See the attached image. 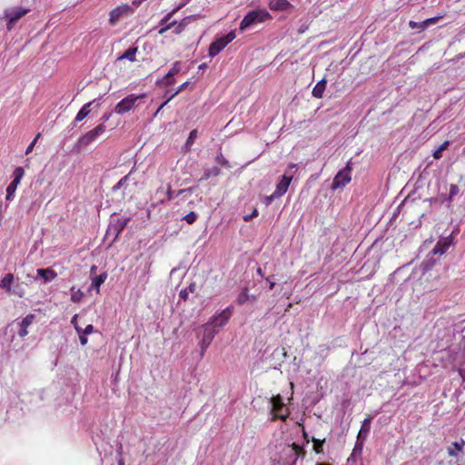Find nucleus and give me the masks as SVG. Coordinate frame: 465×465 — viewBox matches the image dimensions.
<instances>
[{
    "label": "nucleus",
    "instance_id": "e433bc0d",
    "mask_svg": "<svg viewBox=\"0 0 465 465\" xmlns=\"http://www.w3.org/2000/svg\"><path fill=\"white\" fill-rule=\"evenodd\" d=\"M441 17L442 16H435V17H430V18L425 19L423 21V25L427 28L430 25L436 24Z\"/></svg>",
    "mask_w": 465,
    "mask_h": 465
},
{
    "label": "nucleus",
    "instance_id": "f257e3e1",
    "mask_svg": "<svg viewBox=\"0 0 465 465\" xmlns=\"http://www.w3.org/2000/svg\"><path fill=\"white\" fill-rule=\"evenodd\" d=\"M272 19L271 14L264 8H256L250 10L242 18L239 29L245 31L246 29Z\"/></svg>",
    "mask_w": 465,
    "mask_h": 465
},
{
    "label": "nucleus",
    "instance_id": "a878e982",
    "mask_svg": "<svg viewBox=\"0 0 465 465\" xmlns=\"http://www.w3.org/2000/svg\"><path fill=\"white\" fill-rule=\"evenodd\" d=\"M19 183H15V181H12L7 188H6V201H11L14 198L15 193L16 191V188L18 186Z\"/></svg>",
    "mask_w": 465,
    "mask_h": 465
},
{
    "label": "nucleus",
    "instance_id": "6e6d98bb",
    "mask_svg": "<svg viewBox=\"0 0 465 465\" xmlns=\"http://www.w3.org/2000/svg\"><path fill=\"white\" fill-rule=\"evenodd\" d=\"M74 329L76 331V332L78 333L79 336L83 335V330L79 325H75L74 326Z\"/></svg>",
    "mask_w": 465,
    "mask_h": 465
},
{
    "label": "nucleus",
    "instance_id": "1a4fd4ad",
    "mask_svg": "<svg viewBox=\"0 0 465 465\" xmlns=\"http://www.w3.org/2000/svg\"><path fill=\"white\" fill-rule=\"evenodd\" d=\"M143 96V95L135 94H130L126 96L115 105L114 112L118 114H123L129 112L134 107L136 101Z\"/></svg>",
    "mask_w": 465,
    "mask_h": 465
},
{
    "label": "nucleus",
    "instance_id": "13d9d810",
    "mask_svg": "<svg viewBox=\"0 0 465 465\" xmlns=\"http://www.w3.org/2000/svg\"><path fill=\"white\" fill-rule=\"evenodd\" d=\"M266 281L269 282V289L272 290L273 287L275 286V282L273 281H270L269 278H266Z\"/></svg>",
    "mask_w": 465,
    "mask_h": 465
},
{
    "label": "nucleus",
    "instance_id": "4be33fe9",
    "mask_svg": "<svg viewBox=\"0 0 465 465\" xmlns=\"http://www.w3.org/2000/svg\"><path fill=\"white\" fill-rule=\"evenodd\" d=\"M94 102H89L85 104L77 113L74 121L75 122H81L84 120L91 112L90 106L92 105Z\"/></svg>",
    "mask_w": 465,
    "mask_h": 465
},
{
    "label": "nucleus",
    "instance_id": "a19ab883",
    "mask_svg": "<svg viewBox=\"0 0 465 465\" xmlns=\"http://www.w3.org/2000/svg\"><path fill=\"white\" fill-rule=\"evenodd\" d=\"M160 83L163 85H171L174 83L173 77L165 78V76L160 81Z\"/></svg>",
    "mask_w": 465,
    "mask_h": 465
},
{
    "label": "nucleus",
    "instance_id": "39448f33",
    "mask_svg": "<svg viewBox=\"0 0 465 465\" xmlns=\"http://www.w3.org/2000/svg\"><path fill=\"white\" fill-rule=\"evenodd\" d=\"M270 404L272 420L280 419L282 420H285L289 416V411L284 407V403L281 395L273 396L270 401Z\"/></svg>",
    "mask_w": 465,
    "mask_h": 465
},
{
    "label": "nucleus",
    "instance_id": "393cba45",
    "mask_svg": "<svg viewBox=\"0 0 465 465\" xmlns=\"http://www.w3.org/2000/svg\"><path fill=\"white\" fill-rule=\"evenodd\" d=\"M220 174V168L217 166H213L209 169H205L201 181L208 180L212 176H218Z\"/></svg>",
    "mask_w": 465,
    "mask_h": 465
},
{
    "label": "nucleus",
    "instance_id": "6e6552de",
    "mask_svg": "<svg viewBox=\"0 0 465 465\" xmlns=\"http://www.w3.org/2000/svg\"><path fill=\"white\" fill-rule=\"evenodd\" d=\"M203 330V338L201 339L199 345L201 348V355H203L206 349L209 347L211 342L213 341L215 335L218 333V330L211 327V324H203L202 326Z\"/></svg>",
    "mask_w": 465,
    "mask_h": 465
},
{
    "label": "nucleus",
    "instance_id": "052dcab7",
    "mask_svg": "<svg viewBox=\"0 0 465 465\" xmlns=\"http://www.w3.org/2000/svg\"><path fill=\"white\" fill-rule=\"evenodd\" d=\"M126 223L125 222H122L120 223V227H119V231H122L124 229V227L125 226Z\"/></svg>",
    "mask_w": 465,
    "mask_h": 465
},
{
    "label": "nucleus",
    "instance_id": "7ed1b4c3",
    "mask_svg": "<svg viewBox=\"0 0 465 465\" xmlns=\"http://www.w3.org/2000/svg\"><path fill=\"white\" fill-rule=\"evenodd\" d=\"M297 167V164L295 163H290L284 173V174L282 176L280 182L277 183L275 191H274V196H282L288 190L292 180L293 178V169Z\"/></svg>",
    "mask_w": 465,
    "mask_h": 465
},
{
    "label": "nucleus",
    "instance_id": "bf43d9fd",
    "mask_svg": "<svg viewBox=\"0 0 465 465\" xmlns=\"http://www.w3.org/2000/svg\"><path fill=\"white\" fill-rule=\"evenodd\" d=\"M184 5V4L183 5H180L178 6H176L174 9H173L170 13H173V15L178 11L180 10L183 6Z\"/></svg>",
    "mask_w": 465,
    "mask_h": 465
},
{
    "label": "nucleus",
    "instance_id": "79ce46f5",
    "mask_svg": "<svg viewBox=\"0 0 465 465\" xmlns=\"http://www.w3.org/2000/svg\"><path fill=\"white\" fill-rule=\"evenodd\" d=\"M257 215H258V211H257V209H254L252 212V213L244 215L243 220L245 222H249L251 219H252L253 217H256Z\"/></svg>",
    "mask_w": 465,
    "mask_h": 465
},
{
    "label": "nucleus",
    "instance_id": "9b49d317",
    "mask_svg": "<svg viewBox=\"0 0 465 465\" xmlns=\"http://www.w3.org/2000/svg\"><path fill=\"white\" fill-rule=\"evenodd\" d=\"M451 243L452 240L450 237L442 238L436 243L431 252L435 255H442L447 252Z\"/></svg>",
    "mask_w": 465,
    "mask_h": 465
},
{
    "label": "nucleus",
    "instance_id": "f8f14e48",
    "mask_svg": "<svg viewBox=\"0 0 465 465\" xmlns=\"http://www.w3.org/2000/svg\"><path fill=\"white\" fill-rule=\"evenodd\" d=\"M465 446V440L460 439L458 441H454L450 446L447 448V452L450 457L458 458L463 451Z\"/></svg>",
    "mask_w": 465,
    "mask_h": 465
},
{
    "label": "nucleus",
    "instance_id": "ea45409f",
    "mask_svg": "<svg viewBox=\"0 0 465 465\" xmlns=\"http://www.w3.org/2000/svg\"><path fill=\"white\" fill-rule=\"evenodd\" d=\"M215 161L218 164H221V165H223V166H228V161L223 157V155L222 153H219L216 157H215Z\"/></svg>",
    "mask_w": 465,
    "mask_h": 465
},
{
    "label": "nucleus",
    "instance_id": "0e129e2a",
    "mask_svg": "<svg viewBox=\"0 0 465 465\" xmlns=\"http://www.w3.org/2000/svg\"><path fill=\"white\" fill-rule=\"evenodd\" d=\"M103 119H104V121H106V120H108V119H109V116H104V117H103Z\"/></svg>",
    "mask_w": 465,
    "mask_h": 465
},
{
    "label": "nucleus",
    "instance_id": "09e8293b",
    "mask_svg": "<svg viewBox=\"0 0 465 465\" xmlns=\"http://www.w3.org/2000/svg\"><path fill=\"white\" fill-rule=\"evenodd\" d=\"M188 293H189V292H188V290H187V289L182 290V291L180 292V298H181L182 300H184V301H185V300L188 298Z\"/></svg>",
    "mask_w": 465,
    "mask_h": 465
},
{
    "label": "nucleus",
    "instance_id": "aec40b11",
    "mask_svg": "<svg viewBox=\"0 0 465 465\" xmlns=\"http://www.w3.org/2000/svg\"><path fill=\"white\" fill-rule=\"evenodd\" d=\"M14 282V275L6 273L0 282V288L4 289L7 293L12 292L11 285Z\"/></svg>",
    "mask_w": 465,
    "mask_h": 465
},
{
    "label": "nucleus",
    "instance_id": "3c124183",
    "mask_svg": "<svg viewBox=\"0 0 465 465\" xmlns=\"http://www.w3.org/2000/svg\"><path fill=\"white\" fill-rule=\"evenodd\" d=\"M175 22H173L172 24L166 25L165 27H163L159 30V34L163 35V33H165L168 29H170L172 27L173 25H174Z\"/></svg>",
    "mask_w": 465,
    "mask_h": 465
},
{
    "label": "nucleus",
    "instance_id": "7c9ffc66",
    "mask_svg": "<svg viewBox=\"0 0 465 465\" xmlns=\"http://www.w3.org/2000/svg\"><path fill=\"white\" fill-rule=\"evenodd\" d=\"M24 176V170L22 167H17L15 169L14 171V179L13 181H15V183H19L21 182V179L23 178Z\"/></svg>",
    "mask_w": 465,
    "mask_h": 465
},
{
    "label": "nucleus",
    "instance_id": "de8ad7c7",
    "mask_svg": "<svg viewBox=\"0 0 465 465\" xmlns=\"http://www.w3.org/2000/svg\"><path fill=\"white\" fill-rule=\"evenodd\" d=\"M280 196H274V193L271 194L270 196H267L265 198V203L270 204L275 198H279Z\"/></svg>",
    "mask_w": 465,
    "mask_h": 465
},
{
    "label": "nucleus",
    "instance_id": "69168bd1",
    "mask_svg": "<svg viewBox=\"0 0 465 465\" xmlns=\"http://www.w3.org/2000/svg\"><path fill=\"white\" fill-rule=\"evenodd\" d=\"M95 269H96V268H95V266H93V267H92V272H93V271H95Z\"/></svg>",
    "mask_w": 465,
    "mask_h": 465
},
{
    "label": "nucleus",
    "instance_id": "680f3d73",
    "mask_svg": "<svg viewBox=\"0 0 465 465\" xmlns=\"http://www.w3.org/2000/svg\"><path fill=\"white\" fill-rule=\"evenodd\" d=\"M257 273H258L259 275H261L262 277L263 276V273H262V269H261V268H258V269H257Z\"/></svg>",
    "mask_w": 465,
    "mask_h": 465
},
{
    "label": "nucleus",
    "instance_id": "2f4dec72",
    "mask_svg": "<svg viewBox=\"0 0 465 465\" xmlns=\"http://www.w3.org/2000/svg\"><path fill=\"white\" fill-rule=\"evenodd\" d=\"M460 188L456 184H450V193H449V202H451L453 198L459 193Z\"/></svg>",
    "mask_w": 465,
    "mask_h": 465
},
{
    "label": "nucleus",
    "instance_id": "2eb2a0df",
    "mask_svg": "<svg viewBox=\"0 0 465 465\" xmlns=\"http://www.w3.org/2000/svg\"><path fill=\"white\" fill-rule=\"evenodd\" d=\"M268 5L271 10L274 11H284L292 6L288 0H270Z\"/></svg>",
    "mask_w": 465,
    "mask_h": 465
},
{
    "label": "nucleus",
    "instance_id": "c03bdc74",
    "mask_svg": "<svg viewBox=\"0 0 465 465\" xmlns=\"http://www.w3.org/2000/svg\"><path fill=\"white\" fill-rule=\"evenodd\" d=\"M196 135H197L196 130L191 131L188 140H187V143H192L196 138Z\"/></svg>",
    "mask_w": 465,
    "mask_h": 465
},
{
    "label": "nucleus",
    "instance_id": "20e7f679",
    "mask_svg": "<svg viewBox=\"0 0 465 465\" xmlns=\"http://www.w3.org/2000/svg\"><path fill=\"white\" fill-rule=\"evenodd\" d=\"M351 161L350 160L346 166L340 170L337 174L334 176L332 183H331V189L337 190L345 187L346 184H348L351 181Z\"/></svg>",
    "mask_w": 465,
    "mask_h": 465
},
{
    "label": "nucleus",
    "instance_id": "b1692460",
    "mask_svg": "<svg viewBox=\"0 0 465 465\" xmlns=\"http://www.w3.org/2000/svg\"><path fill=\"white\" fill-rule=\"evenodd\" d=\"M106 278H107L106 273H102L100 275L95 276L92 280L91 287L95 288L97 290V292H99L100 286L104 282Z\"/></svg>",
    "mask_w": 465,
    "mask_h": 465
},
{
    "label": "nucleus",
    "instance_id": "f03ea898",
    "mask_svg": "<svg viewBox=\"0 0 465 465\" xmlns=\"http://www.w3.org/2000/svg\"><path fill=\"white\" fill-rule=\"evenodd\" d=\"M106 127L104 124H99L93 130L87 132L79 137L74 144V150L80 152L82 149L93 143L98 137L105 133Z\"/></svg>",
    "mask_w": 465,
    "mask_h": 465
},
{
    "label": "nucleus",
    "instance_id": "cd10ccee",
    "mask_svg": "<svg viewBox=\"0 0 465 465\" xmlns=\"http://www.w3.org/2000/svg\"><path fill=\"white\" fill-rule=\"evenodd\" d=\"M84 296V293L81 290L75 289L74 287L71 288V300L74 302H79Z\"/></svg>",
    "mask_w": 465,
    "mask_h": 465
},
{
    "label": "nucleus",
    "instance_id": "864d4df0",
    "mask_svg": "<svg viewBox=\"0 0 465 465\" xmlns=\"http://www.w3.org/2000/svg\"><path fill=\"white\" fill-rule=\"evenodd\" d=\"M77 318H78V315H77V314H74V315L72 317V319H71V323L74 325V327L75 325H78V323H77Z\"/></svg>",
    "mask_w": 465,
    "mask_h": 465
},
{
    "label": "nucleus",
    "instance_id": "0eeeda50",
    "mask_svg": "<svg viewBox=\"0 0 465 465\" xmlns=\"http://www.w3.org/2000/svg\"><path fill=\"white\" fill-rule=\"evenodd\" d=\"M28 9L22 7L7 8L4 12V18L7 21V29L11 30L13 25L28 13Z\"/></svg>",
    "mask_w": 465,
    "mask_h": 465
},
{
    "label": "nucleus",
    "instance_id": "58836bf2",
    "mask_svg": "<svg viewBox=\"0 0 465 465\" xmlns=\"http://www.w3.org/2000/svg\"><path fill=\"white\" fill-rule=\"evenodd\" d=\"M312 440H313V450H314V451L316 453L322 452L323 441H322L320 440H317V439H312Z\"/></svg>",
    "mask_w": 465,
    "mask_h": 465
},
{
    "label": "nucleus",
    "instance_id": "f704fd0d",
    "mask_svg": "<svg viewBox=\"0 0 465 465\" xmlns=\"http://www.w3.org/2000/svg\"><path fill=\"white\" fill-rule=\"evenodd\" d=\"M189 85V82H184L183 84H182L178 88L177 90L172 94V96H169L168 97V101H171L173 98H174L178 94H180L181 92H183L187 86Z\"/></svg>",
    "mask_w": 465,
    "mask_h": 465
},
{
    "label": "nucleus",
    "instance_id": "4c0bfd02",
    "mask_svg": "<svg viewBox=\"0 0 465 465\" xmlns=\"http://www.w3.org/2000/svg\"><path fill=\"white\" fill-rule=\"evenodd\" d=\"M40 136H41V134H40V133L36 134V136L35 137V139H34V140L29 143V145L27 146V148H26V150H25V154H29V153L33 151V149H34V147H35V143H36L37 140L40 138Z\"/></svg>",
    "mask_w": 465,
    "mask_h": 465
},
{
    "label": "nucleus",
    "instance_id": "bb28decb",
    "mask_svg": "<svg viewBox=\"0 0 465 465\" xmlns=\"http://www.w3.org/2000/svg\"><path fill=\"white\" fill-rule=\"evenodd\" d=\"M182 69V63L180 61H176L172 68L169 70V72L165 74V78L168 77H173L175 74H177Z\"/></svg>",
    "mask_w": 465,
    "mask_h": 465
},
{
    "label": "nucleus",
    "instance_id": "72a5a7b5",
    "mask_svg": "<svg viewBox=\"0 0 465 465\" xmlns=\"http://www.w3.org/2000/svg\"><path fill=\"white\" fill-rule=\"evenodd\" d=\"M292 450L296 454V460L302 456L304 457V450L303 448L296 443L292 444Z\"/></svg>",
    "mask_w": 465,
    "mask_h": 465
},
{
    "label": "nucleus",
    "instance_id": "f3484780",
    "mask_svg": "<svg viewBox=\"0 0 465 465\" xmlns=\"http://www.w3.org/2000/svg\"><path fill=\"white\" fill-rule=\"evenodd\" d=\"M372 417L369 416L362 421L361 430L358 433L357 439L365 440L370 430H371V423Z\"/></svg>",
    "mask_w": 465,
    "mask_h": 465
},
{
    "label": "nucleus",
    "instance_id": "603ef678",
    "mask_svg": "<svg viewBox=\"0 0 465 465\" xmlns=\"http://www.w3.org/2000/svg\"><path fill=\"white\" fill-rule=\"evenodd\" d=\"M10 294H15V295H17L18 297L24 296V292L22 291L16 290V289L12 290V292Z\"/></svg>",
    "mask_w": 465,
    "mask_h": 465
},
{
    "label": "nucleus",
    "instance_id": "6ab92c4d",
    "mask_svg": "<svg viewBox=\"0 0 465 465\" xmlns=\"http://www.w3.org/2000/svg\"><path fill=\"white\" fill-rule=\"evenodd\" d=\"M127 10V6H117L110 12L109 21L112 25H114L122 15Z\"/></svg>",
    "mask_w": 465,
    "mask_h": 465
},
{
    "label": "nucleus",
    "instance_id": "473e14b6",
    "mask_svg": "<svg viewBox=\"0 0 465 465\" xmlns=\"http://www.w3.org/2000/svg\"><path fill=\"white\" fill-rule=\"evenodd\" d=\"M197 218H198V214L195 212H190L188 214H186L183 217V220L188 224H193L197 220Z\"/></svg>",
    "mask_w": 465,
    "mask_h": 465
},
{
    "label": "nucleus",
    "instance_id": "423d86ee",
    "mask_svg": "<svg viewBox=\"0 0 465 465\" xmlns=\"http://www.w3.org/2000/svg\"><path fill=\"white\" fill-rule=\"evenodd\" d=\"M235 37V33L233 31H231L225 36L216 39L214 42L211 44L209 47V56L214 57L215 55H217Z\"/></svg>",
    "mask_w": 465,
    "mask_h": 465
},
{
    "label": "nucleus",
    "instance_id": "ddd939ff",
    "mask_svg": "<svg viewBox=\"0 0 465 465\" xmlns=\"http://www.w3.org/2000/svg\"><path fill=\"white\" fill-rule=\"evenodd\" d=\"M35 319L34 314L26 315L19 323L18 335L25 337L28 334V327L33 323Z\"/></svg>",
    "mask_w": 465,
    "mask_h": 465
},
{
    "label": "nucleus",
    "instance_id": "412c9836",
    "mask_svg": "<svg viewBox=\"0 0 465 465\" xmlns=\"http://www.w3.org/2000/svg\"><path fill=\"white\" fill-rule=\"evenodd\" d=\"M137 52H138L137 46H131L123 54L118 56L117 59L118 60L126 59V60H129L130 62H134L136 60L135 55H136Z\"/></svg>",
    "mask_w": 465,
    "mask_h": 465
},
{
    "label": "nucleus",
    "instance_id": "c85d7f7f",
    "mask_svg": "<svg viewBox=\"0 0 465 465\" xmlns=\"http://www.w3.org/2000/svg\"><path fill=\"white\" fill-rule=\"evenodd\" d=\"M449 143H449V141H445L443 143H441V144L440 145V147H439L438 149H436V150L433 152V154H432V155H433V157H434L435 159H440V158H441V156H442V152L448 148Z\"/></svg>",
    "mask_w": 465,
    "mask_h": 465
},
{
    "label": "nucleus",
    "instance_id": "5701e85b",
    "mask_svg": "<svg viewBox=\"0 0 465 465\" xmlns=\"http://www.w3.org/2000/svg\"><path fill=\"white\" fill-rule=\"evenodd\" d=\"M363 440L357 439L355 446L352 450V452L351 454L350 460H356L358 457L361 455L362 449H363Z\"/></svg>",
    "mask_w": 465,
    "mask_h": 465
},
{
    "label": "nucleus",
    "instance_id": "a211bd4d",
    "mask_svg": "<svg viewBox=\"0 0 465 465\" xmlns=\"http://www.w3.org/2000/svg\"><path fill=\"white\" fill-rule=\"evenodd\" d=\"M326 80L323 78L319 81L312 89V94L315 98H322L326 88Z\"/></svg>",
    "mask_w": 465,
    "mask_h": 465
},
{
    "label": "nucleus",
    "instance_id": "dca6fc26",
    "mask_svg": "<svg viewBox=\"0 0 465 465\" xmlns=\"http://www.w3.org/2000/svg\"><path fill=\"white\" fill-rule=\"evenodd\" d=\"M258 299V295L249 294L248 289L244 288L239 293L237 297V302L241 305L246 303L247 302H254Z\"/></svg>",
    "mask_w": 465,
    "mask_h": 465
},
{
    "label": "nucleus",
    "instance_id": "49530a36",
    "mask_svg": "<svg viewBox=\"0 0 465 465\" xmlns=\"http://www.w3.org/2000/svg\"><path fill=\"white\" fill-rule=\"evenodd\" d=\"M186 289L188 290V292L193 293L196 292L197 285L196 283L192 282Z\"/></svg>",
    "mask_w": 465,
    "mask_h": 465
},
{
    "label": "nucleus",
    "instance_id": "5fc2aeb1",
    "mask_svg": "<svg viewBox=\"0 0 465 465\" xmlns=\"http://www.w3.org/2000/svg\"><path fill=\"white\" fill-rule=\"evenodd\" d=\"M74 329L76 331V332L78 333L79 336L83 335V330L79 325H75L74 326Z\"/></svg>",
    "mask_w": 465,
    "mask_h": 465
},
{
    "label": "nucleus",
    "instance_id": "e2e57ef3",
    "mask_svg": "<svg viewBox=\"0 0 465 465\" xmlns=\"http://www.w3.org/2000/svg\"><path fill=\"white\" fill-rule=\"evenodd\" d=\"M205 66H206V65H205L204 64H201V65L199 66V69H203Z\"/></svg>",
    "mask_w": 465,
    "mask_h": 465
},
{
    "label": "nucleus",
    "instance_id": "8fccbe9b",
    "mask_svg": "<svg viewBox=\"0 0 465 465\" xmlns=\"http://www.w3.org/2000/svg\"><path fill=\"white\" fill-rule=\"evenodd\" d=\"M173 16V13H168L161 21V24L162 25H164L165 23H167L170 18Z\"/></svg>",
    "mask_w": 465,
    "mask_h": 465
},
{
    "label": "nucleus",
    "instance_id": "c9c22d12",
    "mask_svg": "<svg viewBox=\"0 0 465 465\" xmlns=\"http://www.w3.org/2000/svg\"><path fill=\"white\" fill-rule=\"evenodd\" d=\"M409 25L412 29H420V30L426 29L425 25H423V21L422 22L410 21Z\"/></svg>",
    "mask_w": 465,
    "mask_h": 465
},
{
    "label": "nucleus",
    "instance_id": "4d7b16f0",
    "mask_svg": "<svg viewBox=\"0 0 465 465\" xmlns=\"http://www.w3.org/2000/svg\"><path fill=\"white\" fill-rule=\"evenodd\" d=\"M169 102L170 101H168V98H167L166 101L160 105V107L156 111V114H158Z\"/></svg>",
    "mask_w": 465,
    "mask_h": 465
},
{
    "label": "nucleus",
    "instance_id": "4468645a",
    "mask_svg": "<svg viewBox=\"0 0 465 465\" xmlns=\"http://www.w3.org/2000/svg\"><path fill=\"white\" fill-rule=\"evenodd\" d=\"M36 273L37 276L41 278L43 283L51 282L57 276V273L50 268L37 269Z\"/></svg>",
    "mask_w": 465,
    "mask_h": 465
},
{
    "label": "nucleus",
    "instance_id": "37998d69",
    "mask_svg": "<svg viewBox=\"0 0 465 465\" xmlns=\"http://www.w3.org/2000/svg\"><path fill=\"white\" fill-rule=\"evenodd\" d=\"M94 326L92 324H88L84 330H83V334H91L94 332Z\"/></svg>",
    "mask_w": 465,
    "mask_h": 465
},
{
    "label": "nucleus",
    "instance_id": "a18cd8bd",
    "mask_svg": "<svg viewBox=\"0 0 465 465\" xmlns=\"http://www.w3.org/2000/svg\"><path fill=\"white\" fill-rule=\"evenodd\" d=\"M86 336H87V334H83V335L79 336L80 343L83 346L86 345L88 342V339Z\"/></svg>",
    "mask_w": 465,
    "mask_h": 465
},
{
    "label": "nucleus",
    "instance_id": "c756f323",
    "mask_svg": "<svg viewBox=\"0 0 465 465\" xmlns=\"http://www.w3.org/2000/svg\"><path fill=\"white\" fill-rule=\"evenodd\" d=\"M133 173V170L128 173L126 174L125 176H124L114 187H113V192H116L117 190H120L122 188H124L125 183L129 180L130 178V175L131 173Z\"/></svg>",
    "mask_w": 465,
    "mask_h": 465
},
{
    "label": "nucleus",
    "instance_id": "9d476101",
    "mask_svg": "<svg viewBox=\"0 0 465 465\" xmlns=\"http://www.w3.org/2000/svg\"><path fill=\"white\" fill-rule=\"evenodd\" d=\"M232 315L230 307L225 308L220 313L213 315L206 324H211V327L217 328L224 326Z\"/></svg>",
    "mask_w": 465,
    "mask_h": 465
}]
</instances>
